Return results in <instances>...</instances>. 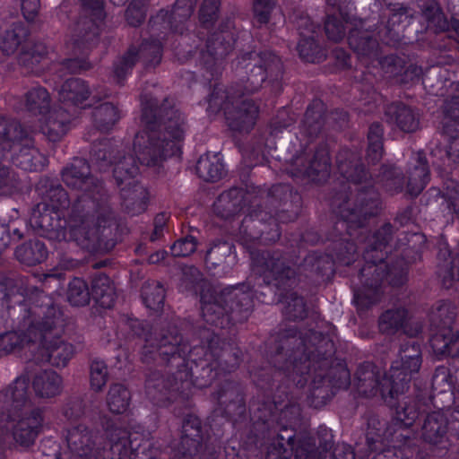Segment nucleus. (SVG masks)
<instances>
[{"mask_svg": "<svg viewBox=\"0 0 459 459\" xmlns=\"http://www.w3.org/2000/svg\"><path fill=\"white\" fill-rule=\"evenodd\" d=\"M271 349L273 367L297 385L304 386L312 377L309 398L315 407L331 398L332 388H346L350 384V373L344 367H332L335 348L329 335L290 327L276 333Z\"/></svg>", "mask_w": 459, "mask_h": 459, "instance_id": "obj_1", "label": "nucleus"}, {"mask_svg": "<svg viewBox=\"0 0 459 459\" xmlns=\"http://www.w3.org/2000/svg\"><path fill=\"white\" fill-rule=\"evenodd\" d=\"M336 163L339 173L345 179L355 185L365 184L362 186H356L354 199H351L348 195V192H351L350 186H344L343 191L333 197L331 205L341 218L336 222V229H346L351 237H356L360 244H364L363 255L368 263L380 256L378 251H382L392 240L394 226L386 222L373 234H368L367 222L377 214L380 204L379 194L369 183L371 175L361 163L359 152L347 148L341 149L336 155Z\"/></svg>", "mask_w": 459, "mask_h": 459, "instance_id": "obj_2", "label": "nucleus"}, {"mask_svg": "<svg viewBox=\"0 0 459 459\" xmlns=\"http://www.w3.org/2000/svg\"><path fill=\"white\" fill-rule=\"evenodd\" d=\"M231 65L238 81L227 89L215 85L208 108L214 112L222 109L230 130L247 134L256 123L259 106L255 100L245 96L259 91L264 82L279 91L283 64L276 54L264 50L242 53Z\"/></svg>", "mask_w": 459, "mask_h": 459, "instance_id": "obj_3", "label": "nucleus"}, {"mask_svg": "<svg viewBox=\"0 0 459 459\" xmlns=\"http://www.w3.org/2000/svg\"><path fill=\"white\" fill-rule=\"evenodd\" d=\"M65 450L56 459H156L159 449L138 433L114 429L109 436V449L104 450L99 431L79 422L63 431Z\"/></svg>", "mask_w": 459, "mask_h": 459, "instance_id": "obj_4", "label": "nucleus"}, {"mask_svg": "<svg viewBox=\"0 0 459 459\" xmlns=\"http://www.w3.org/2000/svg\"><path fill=\"white\" fill-rule=\"evenodd\" d=\"M29 290V300L21 304L18 309L23 312L22 327L26 331L28 344L39 345L34 360L65 368L74 357V348L59 336L56 320L60 311L54 306L52 299L38 287Z\"/></svg>", "mask_w": 459, "mask_h": 459, "instance_id": "obj_5", "label": "nucleus"}, {"mask_svg": "<svg viewBox=\"0 0 459 459\" xmlns=\"http://www.w3.org/2000/svg\"><path fill=\"white\" fill-rule=\"evenodd\" d=\"M142 120L146 141L134 143L142 165L160 166L168 158L181 153L187 126L184 114L173 100L165 99L160 106L150 100L143 107Z\"/></svg>", "mask_w": 459, "mask_h": 459, "instance_id": "obj_6", "label": "nucleus"}, {"mask_svg": "<svg viewBox=\"0 0 459 459\" xmlns=\"http://www.w3.org/2000/svg\"><path fill=\"white\" fill-rule=\"evenodd\" d=\"M60 176L68 188L82 192L72 205L73 220L83 221L88 218L111 235L117 217L109 203L110 196L103 182L91 174L88 161L74 159L61 169Z\"/></svg>", "mask_w": 459, "mask_h": 459, "instance_id": "obj_7", "label": "nucleus"}, {"mask_svg": "<svg viewBox=\"0 0 459 459\" xmlns=\"http://www.w3.org/2000/svg\"><path fill=\"white\" fill-rule=\"evenodd\" d=\"M44 410L34 405L26 377L0 392V437L10 434L22 447L34 445L44 423Z\"/></svg>", "mask_w": 459, "mask_h": 459, "instance_id": "obj_8", "label": "nucleus"}, {"mask_svg": "<svg viewBox=\"0 0 459 459\" xmlns=\"http://www.w3.org/2000/svg\"><path fill=\"white\" fill-rule=\"evenodd\" d=\"M270 211H253L246 216L239 227L240 241L249 246L256 241L273 243L280 238L278 222L296 220L301 211V195L290 185L278 184L267 194Z\"/></svg>", "mask_w": 459, "mask_h": 459, "instance_id": "obj_9", "label": "nucleus"}, {"mask_svg": "<svg viewBox=\"0 0 459 459\" xmlns=\"http://www.w3.org/2000/svg\"><path fill=\"white\" fill-rule=\"evenodd\" d=\"M57 212L50 209L47 203H39L32 209L30 223L39 235L48 239L59 242L73 240L91 253L101 249L102 243L110 236L88 218H84L83 221H74L72 212V225L65 229L60 225Z\"/></svg>", "mask_w": 459, "mask_h": 459, "instance_id": "obj_10", "label": "nucleus"}, {"mask_svg": "<svg viewBox=\"0 0 459 459\" xmlns=\"http://www.w3.org/2000/svg\"><path fill=\"white\" fill-rule=\"evenodd\" d=\"M407 273L408 266L403 258L388 266L383 262V256H377L359 270L358 284L352 281L354 302L361 309L377 304L382 296L381 285L384 278L389 284L398 287L407 281Z\"/></svg>", "mask_w": 459, "mask_h": 459, "instance_id": "obj_11", "label": "nucleus"}, {"mask_svg": "<svg viewBox=\"0 0 459 459\" xmlns=\"http://www.w3.org/2000/svg\"><path fill=\"white\" fill-rule=\"evenodd\" d=\"M91 160L100 170L105 171L113 166V178L117 186L124 184L131 186L139 173L137 160L129 148L110 139H103L93 143Z\"/></svg>", "mask_w": 459, "mask_h": 459, "instance_id": "obj_12", "label": "nucleus"}, {"mask_svg": "<svg viewBox=\"0 0 459 459\" xmlns=\"http://www.w3.org/2000/svg\"><path fill=\"white\" fill-rule=\"evenodd\" d=\"M0 144L14 152L13 161L24 170H41L46 165L47 159L33 146L30 133L17 120L0 118Z\"/></svg>", "mask_w": 459, "mask_h": 459, "instance_id": "obj_13", "label": "nucleus"}, {"mask_svg": "<svg viewBox=\"0 0 459 459\" xmlns=\"http://www.w3.org/2000/svg\"><path fill=\"white\" fill-rule=\"evenodd\" d=\"M253 271L263 277L267 285L285 290L296 281L297 261L281 250H253L250 252Z\"/></svg>", "mask_w": 459, "mask_h": 459, "instance_id": "obj_14", "label": "nucleus"}, {"mask_svg": "<svg viewBox=\"0 0 459 459\" xmlns=\"http://www.w3.org/2000/svg\"><path fill=\"white\" fill-rule=\"evenodd\" d=\"M152 342V363L159 357L162 363L171 368L185 366L186 356L193 350L178 326L171 323H164L155 327Z\"/></svg>", "mask_w": 459, "mask_h": 459, "instance_id": "obj_15", "label": "nucleus"}, {"mask_svg": "<svg viewBox=\"0 0 459 459\" xmlns=\"http://www.w3.org/2000/svg\"><path fill=\"white\" fill-rule=\"evenodd\" d=\"M197 1L176 0L170 11L160 9L149 20L150 36L165 39L169 33L183 35L189 30Z\"/></svg>", "mask_w": 459, "mask_h": 459, "instance_id": "obj_16", "label": "nucleus"}, {"mask_svg": "<svg viewBox=\"0 0 459 459\" xmlns=\"http://www.w3.org/2000/svg\"><path fill=\"white\" fill-rule=\"evenodd\" d=\"M250 411L257 423L261 422L269 431L272 429L273 433H276V437L269 446V451L287 456L293 452L296 455V448L299 446V443L296 444V427L278 424V421H274L273 404L270 401L262 403L253 402L250 404Z\"/></svg>", "mask_w": 459, "mask_h": 459, "instance_id": "obj_17", "label": "nucleus"}, {"mask_svg": "<svg viewBox=\"0 0 459 459\" xmlns=\"http://www.w3.org/2000/svg\"><path fill=\"white\" fill-rule=\"evenodd\" d=\"M330 156L326 145H319L313 153L301 151L291 158L287 171L294 178H307L312 181L325 180L330 175Z\"/></svg>", "mask_w": 459, "mask_h": 459, "instance_id": "obj_18", "label": "nucleus"}, {"mask_svg": "<svg viewBox=\"0 0 459 459\" xmlns=\"http://www.w3.org/2000/svg\"><path fill=\"white\" fill-rule=\"evenodd\" d=\"M190 357L189 361L186 359L185 366L178 368L179 379L183 383V389L187 390L191 385L198 387H205L212 384V380L217 377V366L211 357L206 356L204 347H194L187 355Z\"/></svg>", "mask_w": 459, "mask_h": 459, "instance_id": "obj_19", "label": "nucleus"}, {"mask_svg": "<svg viewBox=\"0 0 459 459\" xmlns=\"http://www.w3.org/2000/svg\"><path fill=\"white\" fill-rule=\"evenodd\" d=\"M151 41L144 40L139 47L131 45L127 51L114 63V76L121 83L138 61L145 66L160 64L162 56L161 40L163 38L152 37Z\"/></svg>", "mask_w": 459, "mask_h": 459, "instance_id": "obj_20", "label": "nucleus"}, {"mask_svg": "<svg viewBox=\"0 0 459 459\" xmlns=\"http://www.w3.org/2000/svg\"><path fill=\"white\" fill-rule=\"evenodd\" d=\"M231 20L223 22L220 29L211 34L206 41L205 49L201 52V60L211 76L220 70L222 59L233 49L236 41Z\"/></svg>", "mask_w": 459, "mask_h": 459, "instance_id": "obj_21", "label": "nucleus"}, {"mask_svg": "<svg viewBox=\"0 0 459 459\" xmlns=\"http://www.w3.org/2000/svg\"><path fill=\"white\" fill-rule=\"evenodd\" d=\"M200 338L206 351V356L212 359L218 368L230 372L239 366L242 352L234 342L221 339L218 333L210 329H203Z\"/></svg>", "mask_w": 459, "mask_h": 459, "instance_id": "obj_22", "label": "nucleus"}, {"mask_svg": "<svg viewBox=\"0 0 459 459\" xmlns=\"http://www.w3.org/2000/svg\"><path fill=\"white\" fill-rule=\"evenodd\" d=\"M355 378L356 388L359 395L369 398L379 393L385 403L390 406L394 405L393 402L398 395L391 396L388 394L389 387L387 386L385 388V392L383 390V385L385 379L388 378V375H382L379 368L373 363L365 362L361 364L356 371Z\"/></svg>", "mask_w": 459, "mask_h": 459, "instance_id": "obj_23", "label": "nucleus"}, {"mask_svg": "<svg viewBox=\"0 0 459 459\" xmlns=\"http://www.w3.org/2000/svg\"><path fill=\"white\" fill-rule=\"evenodd\" d=\"M183 391L185 389L178 370L175 373L166 374L160 370H153L147 376L145 393L154 404L163 405L171 399L174 393Z\"/></svg>", "mask_w": 459, "mask_h": 459, "instance_id": "obj_24", "label": "nucleus"}, {"mask_svg": "<svg viewBox=\"0 0 459 459\" xmlns=\"http://www.w3.org/2000/svg\"><path fill=\"white\" fill-rule=\"evenodd\" d=\"M202 424L198 417L187 415L182 422V435L178 446L172 452V459H199L202 448Z\"/></svg>", "mask_w": 459, "mask_h": 459, "instance_id": "obj_25", "label": "nucleus"}, {"mask_svg": "<svg viewBox=\"0 0 459 459\" xmlns=\"http://www.w3.org/2000/svg\"><path fill=\"white\" fill-rule=\"evenodd\" d=\"M421 360L403 359L395 360L388 373V378L385 379L384 388L389 387L388 394L393 395L403 394L409 388V384L421 367ZM385 392V389H383Z\"/></svg>", "mask_w": 459, "mask_h": 459, "instance_id": "obj_26", "label": "nucleus"}, {"mask_svg": "<svg viewBox=\"0 0 459 459\" xmlns=\"http://www.w3.org/2000/svg\"><path fill=\"white\" fill-rule=\"evenodd\" d=\"M333 446L332 431L325 427H320L316 438H303L299 440L296 448V459H325L327 453Z\"/></svg>", "mask_w": 459, "mask_h": 459, "instance_id": "obj_27", "label": "nucleus"}, {"mask_svg": "<svg viewBox=\"0 0 459 459\" xmlns=\"http://www.w3.org/2000/svg\"><path fill=\"white\" fill-rule=\"evenodd\" d=\"M384 115L388 124L396 126L404 133H414L420 129V113L403 102L386 105Z\"/></svg>", "mask_w": 459, "mask_h": 459, "instance_id": "obj_28", "label": "nucleus"}, {"mask_svg": "<svg viewBox=\"0 0 459 459\" xmlns=\"http://www.w3.org/2000/svg\"><path fill=\"white\" fill-rule=\"evenodd\" d=\"M221 300L229 313L239 316V320L247 318L253 307L252 293L245 284L225 288L221 291Z\"/></svg>", "mask_w": 459, "mask_h": 459, "instance_id": "obj_29", "label": "nucleus"}, {"mask_svg": "<svg viewBox=\"0 0 459 459\" xmlns=\"http://www.w3.org/2000/svg\"><path fill=\"white\" fill-rule=\"evenodd\" d=\"M449 431V420L442 411H432L428 413L420 427V438L423 442L438 446L447 440Z\"/></svg>", "mask_w": 459, "mask_h": 459, "instance_id": "obj_30", "label": "nucleus"}, {"mask_svg": "<svg viewBox=\"0 0 459 459\" xmlns=\"http://www.w3.org/2000/svg\"><path fill=\"white\" fill-rule=\"evenodd\" d=\"M36 191L41 203H47L52 210L61 211L70 207V198L66 190L57 179L42 177L36 185Z\"/></svg>", "mask_w": 459, "mask_h": 459, "instance_id": "obj_31", "label": "nucleus"}, {"mask_svg": "<svg viewBox=\"0 0 459 459\" xmlns=\"http://www.w3.org/2000/svg\"><path fill=\"white\" fill-rule=\"evenodd\" d=\"M102 22L84 16L80 17L71 30V42L76 49L75 53L82 52L96 44Z\"/></svg>", "mask_w": 459, "mask_h": 459, "instance_id": "obj_32", "label": "nucleus"}, {"mask_svg": "<svg viewBox=\"0 0 459 459\" xmlns=\"http://www.w3.org/2000/svg\"><path fill=\"white\" fill-rule=\"evenodd\" d=\"M216 397L228 414H242L244 412L245 400L239 383L230 379L225 380L220 385Z\"/></svg>", "mask_w": 459, "mask_h": 459, "instance_id": "obj_33", "label": "nucleus"}, {"mask_svg": "<svg viewBox=\"0 0 459 459\" xmlns=\"http://www.w3.org/2000/svg\"><path fill=\"white\" fill-rule=\"evenodd\" d=\"M298 271L307 278L319 281L333 273V258L327 254L311 252L299 264Z\"/></svg>", "mask_w": 459, "mask_h": 459, "instance_id": "obj_34", "label": "nucleus"}, {"mask_svg": "<svg viewBox=\"0 0 459 459\" xmlns=\"http://www.w3.org/2000/svg\"><path fill=\"white\" fill-rule=\"evenodd\" d=\"M245 192L232 187L221 193L213 204V212L221 219H230L238 214L245 206Z\"/></svg>", "mask_w": 459, "mask_h": 459, "instance_id": "obj_35", "label": "nucleus"}, {"mask_svg": "<svg viewBox=\"0 0 459 459\" xmlns=\"http://www.w3.org/2000/svg\"><path fill=\"white\" fill-rule=\"evenodd\" d=\"M422 18L427 23V29L434 33L448 31L451 22L448 21L438 0H417Z\"/></svg>", "mask_w": 459, "mask_h": 459, "instance_id": "obj_36", "label": "nucleus"}, {"mask_svg": "<svg viewBox=\"0 0 459 459\" xmlns=\"http://www.w3.org/2000/svg\"><path fill=\"white\" fill-rule=\"evenodd\" d=\"M120 189L121 205L124 211L131 216L138 215L146 209L148 193L146 189L134 181L131 186L124 184Z\"/></svg>", "mask_w": 459, "mask_h": 459, "instance_id": "obj_37", "label": "nucleus"}, {"mask_svg": "<svg viewBox=\"0 0 459 459\" xmlns=\"http://www.w3.org/2000/svg\"><path fill=\"white\" fill-rule=\"evenodd\" d=\"M202 316L210 325L223 328L230 321V313L228 308L221 300V292L216 296L206 299L202 298Z\"/></svg>", "mask_w": 459, "mask_h": 459, "instance_id": "obj_38", "label": "nucleus"}, {"mask_svg": "<svg viewBox=\"0 0 459 459\" xmlns=\"http://www.w3.org/2000/svg\"><path fill=\"white\" fill-rule=\"evenodd\" d=\"M70 116L64 108L48 113L41 131L50 142L59 141L67 132Z\"/></svg>", "mask_w": 459, "mask_h": 459, "instance_id": "obj_39", "label": "nucleus"}, {"mask_svg": "<svg viewBox=\"0 0 459 459\" xmlns=\"http://www.w3.org/2000/svg\"><path fill=\"white\" fill-rule=\"evenodd\" d=\"M456 316V306L450 301L440 300L433 306L429 313L430 328L454 330Z\"/></svg>", "mask_w": 459, "mask_h": 459, "instance_id": "obj_40", "label": "nucleus"}, {"mask_svg": "<svg viewBox=\"0 0 459 459\" xmlns=\"http://www.w3.org/2000/svg\"><path fill=\"white\" fill-rule=\"evenodd\" d=\"M91 94L86 82L80 78H70L61 86L59 100L65 106H78L86 100Z\"/></svg>", "mask_w": 459, "mask_h": 459, "instance_id": "obj_41", "label": "nucleus"}, {"mask_svg": "<svg viewBox=\"0 0 459 459\" xmlns=\"http://www.w3.org/2000/svg\"><path fill=\"white\" fill-rule=\"evenodd\" d=\"M350 47L358 56L368 58L377 57L378 43L368 30H352L348 37Z\"/></svg>", "mask_w": 459, "mask_h": 459, "instance_id": "obj_42", "label": "nucleus"}, {"mask_svg": "<svg viewBox=\"0 0 459 459\" xmlns=\"http://www.w3.org/2000/svg\"><path fill=\"white\" fill-rule=\"evenodd\" d=\"M431 331L433 333H431L429 343L436 355L454 357L457 354L455 347L458 343V331L435 328H431Z\"/></svg>", "mask_w": 459, "mask_h": 459, "instance_id": "obj_43", "label": "nucleus"}, {"mask_svg": "<svg viewBox=\"0 0 459 459\" xmlns=\"http://www.w3.org/2000/svg\"><path fill=\"white\" fill-rule=\"evenodd\" d=\"M63 380L54 370H44L33 379V388L37 395L42 398L54 397L61 393Z\"/></svg>", "mask_w": 459, "mask_h": 459, "instance_id": "obj_44", "label": "nucleus"}, {"mask_svg": "<svg viewBox=\"0 0 459 459\" xmlns=\"http://www.w3.org/2000/svg\"><path fill=\"white\" fill-rule=\"evenodd\" d=\"M91 297L102 307L114 306L116 292L110 278L104 273H97L91 281Z\"/></svg>", "mask_w": 459, "mask_h": 459, "instance_id": "obj_45", "label": "nucleus"}, {"mask_svg": "<svg viewBox=\"0 0 459 459\" xmlns=\"http://www.w3.org/2000/svg\"><path fill=\"white\" fill-rule=\"evenodd\" d=\"M429 180V169L425 155L417 153L416 164L408 171L407 188L410 195L417 196Z\"/></svg>", "mask_w": 459, "mask_h": 459, "instance_id": "obj_46", "label": "nucleus"}, {"mask_svg": "<svg viewBox=\"0 0 459 459\" xmlns=\"http://www.w3.org/2000/svg\"><path fill=\"white\" fill-rule=\"evenodd\" d=\"M400 437H408L403 434L397 435V429L388 424L385 420H381L377 416H371L368 420L367 442L369 446L372 443H380L384 440L399 439Z\"/></svg>", "mask_w": 459, "mask_h": 459, "instance_id": "obj_47", "label": "nucleus"}, {"mask_svg": "<svg viewBox=\"0 0 459 459\" xmlns=\"http://www.w3.org/2000/svg\"><path fill=\"white\" fill-rule=\"evenodd\" d=\"M128 327L134 336L144 341V344L140 351V358L143 363L151 364L153 356L152 345L153 344L154 330L148 323L138 319H130L128 321Z\"/></svg>", "mask_w": 459, "mask_h": 459, "instance_id": "obj_48", "label": "nucleus"}, {"mask_svg": "<svg viewBox=\"0 0 459 459\" xmlns=\"http://www.w3.org/2000/svg\"><path fill=\"white\" fill-rule=\"evenodd\" d=\"M196 173L205 181L215 182L224 174V165L218 154L202 155L196 163Z\"/></svg>", "mask_w": 459, "mask_h": 459, "instance_id": "obj_49", "label": "nucleus"}, {"mask_svg": "<svg viewBox=\"0 0 459 459\" xmlns=\"http://www.w3.org/2000/svg\"><path fill=\"white\" fill-rule=\"evenodd\" d=\"M15 256L21 263L33 266L46 260L48 250L43 242L31 240L18 247L15 250Z\"/></svg>", "mask_w": 459, "mask_h": 459, "instance_id": "obj_50", "label": "nucleus"}, {"mask_svg": "<svg viewBox=\"0 0 459 459\" xmlns=\"http://www.w3.org/2000/svg\"><path fill=\"white\" fill-rule=\"evenodd\" d=\"M324 104L320 100H314L307 108L302 121L305 134L310 137L318 135L325 126Z\"/></svg>", "mask_w": 459, "mask_h": 459, "instance_id": "obj_51", "label": "nucleus"}, {"mask_svg": "<svg viewBox=\"0 0 459 459\" xmlns=\"http://www.w3.org/2000/svg\"><path fill=\"white\" fill-rule=\"evenodd\" d=\"M334 230L338 231L340 235H342V232L343 230L347 231L346 229L338 230L336 229V225L334 226ZM346 234L351 239L340 238L339 240H334L333 250L334 256L341 264L350 265L354 261L357 251L359 249H361L363 251L364 244H360L359 241L356 238V237H351L347 232ZM331 256L333 258V255H332Z\"/></svg>", "mask_w": 459, "mask_h": 459, "instance_id": "obj_52", "label": "nucleus"}, {"mask_svg": "<svg viewBox=\"0 0 459 459\" xmlns=\"http://www.w3.org/2000/svg\"><path fill=\"white\" fill-rule=\"evenodd\" d=\"M27 300L28 299H25L22 303H20L16 307L13 308V312L20 316L17 318L19 320V327L24 332V335L14 331L0 334V357L6 356L12 352L19 351L24 345L25 341L28 342L26 331L22 327L23 312H20L18 309L19 306Z\"/></svg>", "mask_w": 459, "mask_h": 459, "instance_id": "obj_53", "label": "nucleus"}, {"mask_svg": "<svg viewBox=\"0 0 459 459\" xmlns=\"http://www.w3.org/2000/svg\"><path fill=\"white\" fill-rule=\"evenodd\" d=\"M120 119V112L113 103L105 102L92 111L95 127L101 132H108Z\"/></svg>", "mask_w": 459, "mask_h": 459, "instance_id": "obj_54", "label": "nucleus"}, {"mask_svg": "<svg viewBox=\"0 0 459 459\" xmlns=\"http://www.w3.org/2000/svg\"><path fill=\"white\" fill-rule=\"evenodd\" d=\"M27 36L28 30L24 23L13 22L1 37L0 48L2 52L6 56L13 54Z\"/></svg>", "mask_w": 459, "mask_h": 459, "instance_id": "obj_55", "label": "nucleus"}, {"mask_svg": "<svg viewBox=\"0 0 459 459\" xmlns=\"http://www.w3.org/2000/svg\"><path fill=\"white\" fill-rule=\"evenodd\" d=\"M48 49L43 43H36L30 48L22 49L18 56V63L27 73L39 72L40 63L47 57Z\"/></svg>", "mask_w": 459, "mask_h": 459, "instance_id": "obj_56", "label": "nucleus"}, {"mask_svg": "<svg viewBox=\"0 0 459 459\" xmlns=\"http://www.w3.org/2000/svg\"><path fill=\"white\" fill-rule=\"evenodd\" d=\"M25 108L33 115H43L49 111L51 99L48 91L40 86L26 92Z\"/></svg>", "mask_w": 459, "mask_h": 459, "instance_id": "obj_57", "label": "nucleus"}, {"mask_svg": "<svg viewBox=\"0 0 459 459\" xmlns=\"http://www.w3.org/2000/svg\"><path fill=\"white\" fill-rule=\"evenodd\" d=\"M407 315V310L404 307L386 310L380 316L378 320L380 331L385 334H394L404 326Z\"/></svg>", "mask_w": 459, "mask_h": 459, "instance_id": "obj_58", "label": "nucleus"}, {"mask_svg": "<svg viewBox=\"0 0 459 459\" xmlns=\"http://www.w3.org/2000/svg\"><path fill=\"white\" fill-rule=\"evenodd\" d=\"M419 416V407L415 400L406 398L395 408V418L393 425L397 432L403 429L411 427Z\"/></svg>", "mask_w": 459, "mask_h": 459, "instance_id": "obj_59", "label": "nucleus"}, {"mask_svg": "<svg viewBox=\"0 0 459 459\" xmlns=\"http://www.w3.org/2000/svg\"><path fill=\"white\" fill-rule=\"evenodd\" d=\"M130 398V392L124 385L112 384L107 394V404L111 412L121 414L127 410Z\"/></svg>", "mask_w": 459, "mask_h": 459, "instance_id": "obj_60", "label": "nucleus"}, {"mask_svg": "<svg viewBox=\"0 0 459 459\" xmlns=\"http://www.w3.org/2000/svg\"><path fill=\"white\" fill-rule=\"evenodd\" d=\"M383 134L384 129L380 123H373L368 133V146L366 159L369 163L376 164L383 156Z\"/></svg>", "mask_w": 459, "mask_h": 459, "instance_id": "obj_61", "label": "nucleus"}, {"mask_svg": "<svg viewBox=\"0 0 459 459\" xmlns=\"http://www.w3.org/2000/svg\"><path fill=\"white\" fill-rule=\"evenodd\" d=\"M142 299L145 306L154 311L162 308L165 299V290L159 281H146L142 287Z\"/></svg>", "mask_w": 459, "mask_h": 459, "instance_id": "obj_62", "label": "nucleus"}, {"mask_svg": "<svg viewBox=\"0 0 459 459\" xmlns=\"http://www.w3.org/2000/svg\"><path fill=\"white\" fill-rule=\"evenodd\" d=\"M392 11L393 13L387 21L385 30L392 39L396 40L399 38L400 27H404L408 24L412 19L413 14L409 7L403 4H398Z\"/></svg>", "mask_w": 459, "mask_h": 459, "instance_id": "obj_63", "label": "nucleus"}, {"mask_svg": "<svg viewBox=\"0 0 459 459\" xmlns=\"http://www.w3.org/2000/svg\"><path fill=\"white\" fill-rule=\"evenodd\" d=\"M283 303V315L287 320L300 321L307 317V307L302 296L291 292L285 297Z\"/></svg>", "mask_w": 459, "mask_h": 459, "instance_id": "obj_64", "label": "nucleus"}]
</instances>
